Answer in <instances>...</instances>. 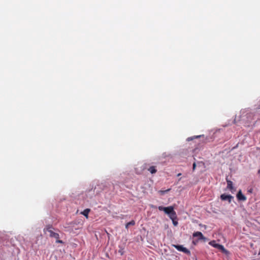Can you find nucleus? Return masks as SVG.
I'll use <instances>...</instances> for the list:
<instances>
[{"label":"nucleus","instance_id":"f257e3e1","mask_svg":"<svg viewBox=\"0 0 260 260\" xmlns=\"http://www.w3.org/2000/svg\"><path fill=\"white\" fill-rule=\"evenodd\" d=\"M54 229L53 226L51 224L47 225L45 228L44 229V233H46L48 232L49 233V236L51 238H54L56 239V243H63V241L62 240H59V235L53 231Z\"/></svg>","mask_w":260,"mask_h":260},{"label":"nucleus","instance_id":"f03ea898","mask_svg":"<svg viewBox=\"0 0 260 260\" xmlns=\"http://www.w3.org/2000/svg\"><path fill=\"white\" fill-rule=\"evenodd\" d=\"M158 209L159 211H164L166 214L169 215V217L172 220H174L177 218L176 213L174 211V208L173 206H169L167 207L158 206Z\"/></svg>","mask_w":260,"mask_h":260},{"label":"nucleus","instance_id":"7ed1b4c3","mask_svg":"<svg viewBox=\"0 0 260 260\" xmlns=\"http://www.w3.org/2000/svg\"><path fill=\"white\" fill-rule=\"evenodd\" d=\"M173 246L179 251H182L187 254H189L190 253V251L186 248L183 247V245L174 244L173 245Z\"/></svg>","mask_w":260,"mask_h":260},{"label":"nucleus","instance_id":"20e7f679","mask_svg":"<svg viewBox=\"0 0 260 260\" xmlns=\"http://www.w3.org/2000/svg\"><path fill=\"white\" fill-rule=\"evenodd\" d=\"M237 198L239 201H245L247 199L246 197L242 193L241 190H239L237 194Z\"/></svg>","mask_w":260,"mask_h":260},{"label":"nucleus","instance_id":"39448f33","mask_svg":"<svg viewBox=\"0 0 260 260\" xmlns=\"http://www.w3.org/2000/svg\"><path fill=\"white\" fill-rule=\"evenodd\" d=\"M192 236L193 237H198V240H204L205 239L202 233L200 232H196L193 233Z\"/></svg>","mask_w":260,"mask_h":260},{"label":"nucleus","instance_id":"423d86ee","mask_svg":"<svg viewBox=\"0 0 260 260\" xmlns=\"http://www.w3.org/2000/svg\"><path fill=\"white\" fill-rule=\"evenodd\" d=\"M229 190H230L232 192L236 191V188L233 186V182L230 180H229Z\"/></svg>","mask_w":260,"mask_h":260},{"label":"nucleus","instance_id":"0eeeda50","mask_svg":"<svg viewBox=\"0 0 260 260\" xmlns=\"http://www.w3.org/2000/svg\"><path fill=\"white\" fill-rule=\"evenodd\" d=\"M90 209H86L83 212H81V214L85 216L86 218H88V214L90 212Z\"/></svg>","mask_w":260,"mask_h":260},{"label":"nucleus","instance_id":"6e6552de","mask_svg":"<svg viewBox=\"0 0 260 260\" xmlns=\"http://www.w3.org/2000/svg\"><path fill=\"white\" fill-rule=\"evenodd\" d=\"M148 171L151 173L154 174L157 171L155 167L154 166H151L148 169Z\"/></svg>","mask_w":260,"mask_h":260},{"label":"nucleus","instance_id":"1a4fd4ad","mask_svg":"<svg viewBox=\"0 0 260 260\" xmlns=\"http://www.w3.org/2000/svg\"><path fill=\"white\" fill-rule=\"evenodd\" d=\"M201 137H202L204 140L206 139L205 138H204V135H200V136H194V137H189L187 138V141H191V140H192L194 138H201Z\"/></svg>","mask_w":260,"mask_h":260},{"label":"nucleus","instance_id":"9d476101","mask_svg":"<svg viewBox=\"0 0 260 260\" xmlns=\"http://www.w3.org/2000/svg\"><path fill=\"white\" fill-rule=\"evenodd\" d=\"M135 221L132 220L126 223V224L125 225V228L127 229L128 228L129 226L134 225H135Z\"/></svg>","mask_w":260,"mask_h":260},{"label":"nucleus","instance_id":"9b49d317","mask_svg":"<svg viewBox=\"0 0 260 260\" xmlns=\"http://www.w3.org/2000/svg\"><path fill=\"white\" fill-rule=\"evenodd\" d=\"M220 198L222 200H228V194L224 193L220 196Z\"/></svg>","mask_w":260,"mask_h":260},{"label":"nucleus","instance_id":"f8f14e48","mask_svg":"<svg viewBox=\"0 0 260 260\" xmlns=\"http://www.w3.org/2000/svg\"><path fill=\"white\" fill-rule=\"evenodd\" d=\"M120 249L118 250V252L121 255H122L124 254V249L123 248H122L121 247H120Z\"/></svg>","mask_w":260,"mask_h":260},{"label":"nucleus","instance_id":"ddd939ff","mask_svg":"<svg viewBox=\"0 0 260 260\" xmlns=\"http://www.w3.org/2000/svg\"><path fill=\"white\" fill-rule=\"evenodd\" d=\"M196 162H194L193 164V165H192V169H193V171H194L196 169Z\"/></svg>","mask_w":260,"mask_h":260},{"label":"nucleus","instance_id":"4468645a","mask_svg":"<svg viewBox=\"0 0 260 260\" xmlns=\"http://www.w3.org/2000/svg\"><path fill=\"white\" fill-rule=\"evenodd\" d=\"M233 198V197L232 196L229 194V202H230Z\"/></svg>","mask_w":260,"mask_h":260},{"label":"nucleus","instance_id":"2eb2a0df","mask_svg":"<svg viewBox=\"0 0 260 260\" xmlns=\"http://www.w3.org/2000/svg\"><path fill=\"white\" fill-rule=\"evenodd\" d=\"M170 190V189H167V190H165V191H161V190H160V192L162 194V193H165V192H168V191H169Z\"/></svg>","mask_w":260,"mask_h":260},{"label":"nucleus","instance_id":"dca6fc26","mask_svg":"<svg viewBox=\"0 0 260 260\" xmlns=\"http://www.w3.org/2000/svg\"><path fill=\"white\" fill-rule=\"evenodd\" d=\"M220 248L222 249L224 251L226 252V251L223 248V247L222 245H219Z\"/></svg>","mask_w":260,"mask_h":260},{"label":"nucleus","instance_id":"f3484780","mask_svg":"<svg viewBox=\"0 0 260 260\" xmlns=\"http://www.w3.org/2000/svg\"><path fill=\"white\" fill-rule=\"evenodd\" d=\"M173 223H174V225H177V223H177V221H174V220H173Z\"/></svg>","mask_w":260,"mask_h":260},{"label":"nucleus","instance_id":"a211bd4d","mask_svg":"<svg viewBox=\"0 0 260 260\" xmlns=\"http://www.w3.org/2000/svg\"><path fill=\"white\" fill-rule=\"evenodd\" d=\"M225 179L226 181V182H228V176H226L225 177Z\"/></svg>","mask_w":260,"mask_h":260},{"label":"nucleus","instance_id":"6ab92c4d","mask_svg":"<svg viewBox=\"0 0 260 260\" xmlns=\"http://www.w3.org/2000/svg\"><path fill=\"white\" fill-rule=\"evenodd\" d=\"M153 208H156V207L154 206H152Z\"/></svg>","mask_w":260,"mask_h":260}]
</instances>
